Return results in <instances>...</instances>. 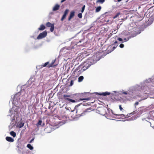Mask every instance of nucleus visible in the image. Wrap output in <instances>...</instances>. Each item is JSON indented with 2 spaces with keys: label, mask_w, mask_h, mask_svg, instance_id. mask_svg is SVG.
<instances>
[{
  "label": "nucleus",
  "mask_w": 154,
  "mask_h": 154,
  "mask_svg": "<svg viewBox=\"0 0 154 154\" xmlns=\"http://www.w3.org/2000/svg\"><path fill=\"white\" fill-rule=\"evenodd\" d=\"M119 13H118L116 15H115L113 17V19H115L116 18H117L119 15H120Z\"/></svg>",
  "instance_id": "obj_33"
},
{
  "label": "nucleus",
  "mask_w": 154,
  "mask_h": 154,
  "mask_svg": "<svg viewBox=\"0 0 154 154\" xmlns=\"http://www.w3.org/2000/svg\"><path fill=\"white\" fill-rule=\"evenodd\" d=\"M46 26L48 27H51L50 31L51 32H52L54 31V23H51L48 22L46 23Z\"/></svg>",
  "instance_id": "obj_10"
},
{
  "label": "nucleus",
  "mask_w": 154,
  "mask_h": 154,
  "mask_svg": "<svg viewBox=\"0 0 154 154\" xmlns=\"http://www.w3.org/2000/svg\"><path fill=\"white\" fill-rule=\"evenodd\" d=\"M128 94V91H124L122 90V91H119V92L113 91L111 94L109 92L106 91L100 93L97 92H94L93 93H90L89 92L81 93H78L74 94L73 95L75 96H94L96 95L106 96L109 95L111 94V95L112 96H119V95H121L122 94L127 95Z\"/></svg>",
  "instance_id": "obj_1"
},
{
  "label": "nucleus",
  "mask_w": 154,
  "mask_h": 154,
  "mask_svg": "<svg viewBox=\"0 0 154 154\" xmlns=\"http://www.w3.org/2000/svg\"><path fill=\"white\" fill-rule=\"evenodd\" d=\"M116 115L117 116H118V118H120V117H123V116H124V114H121V115Z\"/></svg>",
  "instance_id": "obj_30"
},
{
  "label": "nucleus",
  "mask_w": 154,
  "mask_h": 154,
  "mask_svg": "<svg viewBox=\"0 0 154 154\" xmlns=\"http://www.w3.org/2000/svg\"><path fill=\"white\" fill-rule=\"evenodd\" d=\"M124 45L123 44H121L120 45L119 47L121 48H122L124 47Z\"/></svg>",
  "instance_id": "obj_35"
},
{
  "label": "nucleus",
  "mask_w": 154,
  "mask_h": 154,
  "mask_svg": "<svg viewBox=\"0 0 154 154\" xmlns=\"http://www.w3.org/2000/svg\"><path fill=\"white\" fill-rule=\"evenodd\" d=\"M111 112L112 113V114H113V112L112 110H111Z\"/></svg>",
  "instance_id": "obj_47"
},
{
  "label": "nucleus",
  "mask_w": 154,
  "mask_h": 154,
  "mask_svg": "<svg viewBox=\"0 0 154 154\" xmlns=\"http://www.w3.org/2000/svg\"><path fill=\"white\" fill-rule=\"evenodd\" d=\"M121 1H122V0H118L117 1H118V2H120Z\"/></svg>",
  "instance_id": "obj_48"
},
{
  "label": "nucleus",
  "mask_w": 154,
  "mask_h": 154,
  "mask_svg": "<svg viewBox=\"0 0 154 154\" xmlns=\"http://www.w3.org/2000/svg\"><path fill=\"white\" fill-rule=\"evenodd\" d=\"M84 79V77L82 76H81L78 78V81L79 82H81Z\"/></svg>",
  "instance_id": "obj_21"
},
{
  "label": "nucleus",
  "mask_w": 154,
  "mask_h": 154,
  "mask_svg": "<svg viewBox=\"0 0 154 154\" xmlns=\"http://www.w3.org/2000/svg\"><path fill=\"white\" fill-rule=\"evenodd\" d=\"M45 29V27L43 24H42L40 25V27L38 28V29L39 30H42Z\"/></svg>",
  "instance_id": "obj_17"
},
{
  "label": "nucleus",
  "mask_w": 154,
  "mask_h": 154,
  "mask_svg": "<svg viewBox=\"0 0 154 154\" xmlns=\"http://www.w3.org/2000/svg\"><path fill=\"white\" fill-rule=\"evenodd\" d=\"M19 89L20 90V91H18L17 93H16L14 95V96H25L26 95V91L24 89H21V88L19 87Z\"/></svg>",
  "instance_id": "obj_7"
},
{
  "label": "nucleus",
  "mask_w": 154,
  "mask_h": 154,
  "mask_svg": "<svg viewBox=\"0 0 154 154\" xmlns=\"http://www.w3.org/2000/svg\"><path fill=\"white\" fill-rule=\"evenodd\" d=\"M69 11V10L68 9H66L65 10V11H64V14L61 19V21H63V20L66 18V16L68 14Z\"/></svg>",
  "instance_id": "obj_11"
},
{
  "label": "nucleus",
  "mask_w": 154,
  "mask_h": 154,
  "mask_svg": "<svg viewBox=\"0 0 154 154\" xmlns=\"http://www.w3.org/2000/svg\"><path fill=\"white\" fill-rule=\"evenodd\" d=\"M65 109H66L67 110H69V109H68L67 108L65 107Z\"/></svg>",
  "instance_id": "obj_46"
},
{
  "label": "nucleus",
  "mask_w": 154,
  "mask_h": 154,
  "mask_svg": "<svg viewBox=\"0 0 154 154\" xmlns=\"http://www.w3.org/2000/svg\"><path fill=\"white\" fill-rule=\"evenodd\" d=\"M105 2V0H97L96 1V3H103Z\"/></svg>",
  "instance_id": "obj_27"
},
{
  "label": "nucleus",
  "mask_w": 154,
  "mask_h": 154,
  "mask_svg": "<svg viewBox=\"0 0 154 154\" xmlns=\"http://www.w3.org/2000/svg\"><path fill=\"white\" fill-rule=\"evenodd\" d=\"M129 97V98H132V100H131V101L133 100V99H135V98H134V97H133V98H132L131 97Z\"/></svg>",
  "instance_id": "obj_42"
},
{
  "label": "nucleus",
  "mask_w": 154,
  "mask_h": 154,
  "mask_svg": "<svg viewBox=\"0 0 154 154\" xmlns=\"http://www.w3.org/2000/svg\"><path fill=\"white\" fill-rule=\"evenodd\" d=\"M27 147L30 150H32L33 149V147L30 144H27Z\"/></svg>",
  "instance_id": "obj_25"
},
{
  "label": "nucleus",
  "mask_w": 154,
  "mask_h": 154,
  "mask_svg": "<svg viewBox=\"0 0 154 154\" xmlns=\"http://www.w3.org/2000/svg\"><path fill=\"white\" fill-rule=\"evenodd\" d=\"M136 113V111H134L133 112H132L130 114L133 115V114H135Z\"/></svg>",
  "instance_id": "obj_37"
},
{
  "label": "nucleus",
  "mask_w": 154,
  "mask_h": 154,
  "mask_svg": "<svg viewBox=\"0 0 154 154\" xmlns=\"http://www.w3.org/2000/svg\"><path fill=\"white\" fill-rule=\"evenodd\" d=\"M118 40L120 41H123V39L120 38H118Z\"/></svg>",
  "instance_id": "obj_36"
},
{
  "label": "nucleus",
  "mask_w": 154,
  "mask_h": 154,
  "mask_svg": "<svg viewBox=\"0 0 154 154\" xmlns=\"http://www.w3.org/2000/svg\"><path fill=\"white\" fill-rule=\"evenodd\" d=\"M93 63V60L92 59H88L84 62L79 67H80L83 71L88 69Z\"/></svg>",
  "instance_id": "obj_2"
},
{
  "label": "nucleus",
  "mask_w": 154,
  "mask_h": 154,
  "mask_svg": "<svg viewBox=\"0 0 154 154\" xmlns=\"http://www.w3.org/2000/svg\"><path fill=\"white\" fill-rule=\"evenodd\" d=\"M149 20H151V19H150V18H149V20H148V21H149Z\"/></svg>",
  "instance_id": "obj_52"
},
{
  "label": "nucleus",
  "mask_w": 154,
  "mask_h": 154,
  "mask_svg": "<svg viewBox=\"0 0 154 154\" xmlns=\"http://www.w3.org/2000/svg\"><path fill=\"white\" fill-rule=\"evenodd\" d=\"M107 107L108 105H107ZM109 111V108H107L106 107H99L97 109V112L103 116L106 115L107 116H108V114L107 113L106 110Z\"/></svg>",
  "instance_id": "obj_4"
},
{
  "label": "nucleus",
  "mask_w": 154,
  "mask_h": 154,
  "mask_svg": "<svg viewBox=\"0 0 154 154\" xmlns=\"http://www.w3.org/2000/svg\"><path fill=\"white\" fill-rule=\"evenodd\" d=\"M58 97H49L48 100L51 102L55 104L58 102L59 99Z\"/></svg>",
  "instance_id": "obj_8"
},
{
  "label": "nucleus",
  "mask_w": 154,
  "mask_h": 154,
  "mask_svg": "<svg viewBox=\"0 0 154 154\" xmlns=\"http://www.w3.org/2000/svg\"><path fill=\"white\" fill-rule=\"evenodd\" d=\"M24 123L22 122H20L18 125V126L19 128H20L23 127L24 126Z\"/></svg>",
  "instance_id": "obj_22"
},
{
  "label": "nucleus",
  "mask_w": 154,
  "mask_h": 154,
  "mask_svg": "<svg viewBox=\"0 0 154 154\" xmlns=\"http://www.w3.org/2000/svg\"><path fill=\"white\" fill-rule=\"evenodd\" d=\"M148 89V88L147 86H142L141 87V91H142L143 92H145V93H147V92H145Z\"/></svg>",
  "instance_id": "obj_12"
},
{
  "label": "nucleus",
  "mask_w": 154,
  "mask_h": 154,
  "mask_svg": "<svg viewBox=\"0 0 154 154\" xmlns=\"http://www.w3.org/2000/svg\"><path fill=\"white\" fill-rule=\"evenodd\" d=\"M138 104H139V102H136L134 104V106H135V107H136V106Z\"/></svg>",
  "instance_id": "obj_38"
},
{
  "label": "nucleus",
  "mask_w": 154,
  "mask_h": 154,
  "mask_svg": "<svg viewBox=\"0 0 154 154\" xmlns=\"http://www.w3.org/2000/svg\"><path fill=\"white\" fill-rule=\"evenodd\" d=\"M131 33H132V35H131V37H133L134 36H135L136 35V31H131Z\"/></svg>",
  "instance_id": "obj_18"
},
{
  "label": "nucleus",
  "mask_w": 154,
  "mask_h": 154,
  "mask_svg": "<svg viewBox=\"0 0 154 154\" xmlns=\"http://www.w3.org/2000/svg\"><path fill=\"white\" fill-rule=\"evenodd\" d=\"M23 154H28L27 152H25Z\"/></svg>",
  "instance_id": "obj_50"
},
{
  "label": "nucleus",
  "mask_w": 154,
  "mask_h": 154,
  "mask_svg": "<svg viewBox=\"0 0 154 154\" xmlns=\"http://www.w3.org/2000/svg\"><path fill=\"white\" fill-rule=\"evenodd\" d=\"M47 35L46 31H44L43 32L40 33L37 37L38 39H40L45 37Z\"/></svg>",
  "instance_id": "obj_9"
},
{
  "label": "nucleus",
  "mask_w": 154,
  "mask_h": 154,
  "mask_svg": "<svg viewBox=\"0 0 154 154\" xmlns=\"http://www.w3.org/2000/svg\"><path fill=\"white\" fill-rule=\"evenodd\" d=\"M152 98H154V97H152Z\"/></svg>",
  "instance_id": "obj_53"
},
{
  "label": "nucleus",
  "mask_w": 154,
  "mask_h": 154,
  "mask_svg": "<svg viewBox=\"0 0 154 154\" xmlns=\"http://www.w3.org/2000/svg\"><path fill=\"white\" fill-rule=\"evenodd\" d=\"M101 9V7L100 6L98 7L96 9L95 12H97L100 11Z\"/></svg>",
  "instance_id": "obj_24"
},
{
  "label": "nucleus",
  "mask_w": 154,
  "mask_h": 154,
  "mask_svg": "<svg viewBox=\"0 0 154 154\" xmlns=\"http://www.w3.org/2000/svg\"><path fill=\"white\" fill-rule=\"evenodd\" d=\"M117 43H118L117 41H116L114 42V43L113 45H114V44H117Z\"/></svg>",
  "instance_id": "obj_44"
},
{
  "label": "nucleus",
  "mask_w": 154,
  "mask_h": 154,
  "mask_svg": "<svg viewBox=\"0 0 154 154\" xmlns=\"http://www.w3.org/2000/svg\"><path fill=\"white\" fill-rule=\"evenodd\" d=\"M85 5H83V6L82 7V10H81V12L82 13L84 11L85 9Z\"/></svg>",
  "instance_id": "obj_32"
},
{
  "label": "nucleus",
  "mask_w": 154,
  "mask_h": 154,
  "mask_svg": "<svg viewBox=\"0 0 154 154\" xmlns=\"http://www.w3.org/2000/svg\"><path fill=\"white\" fill-rule=\"evenodd\" d=\"M10 134L14 137H15L16 136V133L14 131H11L10 133Z\"/></svg>",
  "instance_id": "obj_23"
},
{
  "label": "nucleus",
  "mask_w": 154,
  "mask_h": 154,
  "mask_svg": "<svg viewBox=\"0 0 154 154\" xmlns=\"http://www.w3.org/2000/svg\"><path fill=\"white\" fill-rule=\"evenodd\" d=\"M75 12H71L68 18V20L69 21L74 16Z\"/></svg>",
  "instance_id": "obj_16"
},
{
  "label": "nucleus",
  "mask_w": 154,
  "mask_h": 154,
  "mask_svg": "<svg viewBox=\"0 0 154 154\" xmlns=\"http://www.w3.org/2000/svg\"><path fill=\"white\" fill-rule=\"evenodd\" d=\"M127 97H112V99L113 101L117 102H120L121 103H126L128 101H130L132 100L131 98H128Z\"/></svg>",
  "instance_id": "obj_3"
},
{
  "label": "nucleus",
  "mask_w": 154,
  "mask_h": 154,
  "mask_svg": "<svg viewBox=\"0 0 154 154\" xmlns=\"http://www.w3.org/2000/svg\"><path fill=\"white\" fill-rule=\"evenodd\" d=\"M60 5L57 4H56L53 7L52 10L53 11H55L59 10L60 8Z\"/></svg>",
  "instance_id": "obj_13"
},
{
  "label": "nucleus",
  "mask_w": 154,
  "mask_h": 154,
  "mask_svg": "<svg viewBox=\"0 0 154 154\" xmlns=\"http://www.w3.org/2000/svg\"><path fill=\"white\" fill-rule=\"evenodd\" d=\"M94 102V101H93V102H90L91 103H93Z\"/></svg>",
  "instance_id": "obj_51"
},
{
  "label": "nucleus",
  "mask_w": 154,
  "mask_h": 154,
  "mask_svg": "<svg viewBox=\"0 0 154 154\" xmlns=\"http://www.w3.org/2000/svg\"><path fill=\"white\" fill-rule=\"evenodd\" d=\"M62 117V119H63V120H64L67 119V115H66V114H65L64 115H63Z\"/></svg>",
  "instance_id": "obj_26"
},
{
  "label": "nucleus",
  "mask_w": 154,
  "mask_h": 154,
  "mask_svg": "<svg viewBox=\"0 0 154 154\" xmlns=\"http://www.w3.org/2000/svg\"><path fill=\"white\" fill-rule=\"evenodd\" d=\"M42 123V121L41 120H39L37 123L36 124V125L37 126L41 125Z\"/></svg>",
  "instance_id": "obj_28"
},
{
  "label": "nucleus",
  "mask_w": 154,
  "mask_h": 154,
  "mask_svg": "<svg viewBox=\"0 0 154 154\" xmlns=\"http://www.w3.org/2000/svg\"><path fill=\"white\" fill-rule=\"evenodd\" d=\"M91 97H89L87 98H80L79 99H76L75 100L69 99L68 98H65V100L66 103H69L70 102L74 103L75 102H79L84 100H89L91 99Z\"/></svg>",
  "instance_id": "obj_5"
},
{
  "label": "nucleus",
  "mask_w": 154,
  "mask_h": 154,
  "mask_svg": "<svg viewBox=\"0 0 154 154\" xmlns=\"http://www.w3.org/2000/svg\"><path fill=\"white\" fill-rule=\"evenodd\" d=\"M91 109L90 108H88L86 109L85 111H84L79 116H83L85 114V113L86 112H90Z\"/></svg>",
  "instance_id": "obj_14"
},
{
  "label": "nucleus",
  "mask_w": 154,
  "mask_h": 154,
  "mask_svg": "<svg viewBox=\"0 0 154 154\" xmlns=\"http://www.w3.org/2000/svg\"><path fill=\"white\" fill-rule=\"evenodd\" d=\"M34 138H32V140H31L29 142V143H32L34 140Z\"/></svg>",
  "instance_id": "obj_41"
},
{
  "label": "nucleus",
  "mask_w": 154,
  "mask_h": 154,
  "mask_svg": "<svg viewBox=\"0 0 154 154\" xmlns=\"http://www.w3.org/2000/svg\"><path fill=\"white\" fill-rule=\"evenodd\" d=\"M117 45H116V46H114L113 47V49L112 51L114 50L116 47Z\"/></svg>",
  "instance_id": "obj_43"
},
{
  "label": "nucleus",
  "mask_w": 154,
  "mask_h": 154,
  "mask_svg": "<svg viewBox=\"0 0 154 154\" xmlns=\"http://www.w3.org/2000/svg\"><path fill=\"white\" fill-rule=\"evenodd\" d=\"M147 98H143V99H141L140 100H139V102H140L142 100H144L145 99H146Z\"/></svg>",
  "instance_id": "obj_40"
},
{
  "label": "nucleus",
  "mask_w": 154,
  "mask_h": 154,
  "mask_svg": "<svg viewBox=\"0 0 154 154\" xmlns=\"http://www.w3.org/2000/svg\"><path fill=\"white\" fill-rule=\"evenodd\" d=\"M55 60H53L51 63L49 64L47 66L48 67H50L54 66V64L55 62Z\"/></svg>",
  "instance_id": "obj_20"
},
{
  "label": "nucleus",
  "mask_w": 154,
  "mask_h": 154,
  "mask_svg": "<svg viewBox=\"0 0 154 154\" xmlns=\"http://www.w3.org/2000/svg\"><path fill=\"white\" fill-rule=\"evenodd\" d=\"M66 0H62L61 1V3H62L63 2H64Z\"/></svg>",
  "instance_id": "obj_45"
},
{
  "label": "nucleus",
  "mask_w": 154,
  "mask_h": 154,
  "mask_svg": "<svg viewBox=\"0 0 154 154\" xmlns=\"http://www.w3.org/2000/svg\"><path fill=\"white\" fill-rule=\"evenodd\" d=\"M129 38H124L123 40V41L122 42H126L129 40Z\"/></svg>",
  "instance_id": "obj_31"
},
{
  "label": "nucleus",
  "mask_w": 154,
  "mask_h": 154,
  "mask_svg": "<svg viewBox=\"0 0 154 154\" xmlns=\"http://www.w3.org/2000/svg\"><path fill=\"white\" fill-rule=\"evenodd\" d=\"M63 96L67 97V96H69V95H64Z\"/></svg>",
  "instance_id": "obj_49"
},
{
  "label": "nucleus",
  "mask_w": 154,
  "mask_h": 154,
  "mask_svg": "<svg viewBox=\"0 0 154 154\" xmlns=\"http://www.w3.org/2000/svg\"><path fill=\"white\" fill-rule=\"evenodd\" d=\"M80 67L78 66L73 72L72 75L74 77L78 76L81 73Z\"/></svg>",
  "instance_id": "obj_6"
},
{
  "label": "nucleus",
  "mask_w": 154,
  "mask_h": 154,
  "mask_svg": "<svg viewBox=\"0 0 154 154\" xmlns=\"http://www.w3.org/2000/svg\"><path fill=\"white\" fill-rule=\"evenodd\" d=\"M78 17L79 18H82V13H79L78 14Z\"/></svg>",
  "instance_id": "obj_34"
},
{
  "label": "nucleus",
  "mask_w": 154,
  "mask_h": 154,
  "mask_svg": "<svg viewBox=\"0 0 154 154\" xmlns=\"http://www.w3.org/2000/svg\"><path fill=\"white\" fill-rule=\"evenodd\" d=\"M49 64V62H47L45 63L44 64L41 65V66H41L40 68H42L43 67H45L47 66V65H48Z\"/></svg>",
  "instance_id": "obj_19"
},
{
  "label": "nucleus",
  "mask_w": 154,
  "mask_h": 154,
  "mask_svg": "<svg viewBox=\"0 0 154 154\" xmlns=\"http://www.w3.org/2000/svg\"><path fill=\"white\" fill-rule=\"evenodd\" d=\"M119 109L121 111L123 112L124 111V110L123 109V108L122 107L121 105H119Z\"/></svg>",
  "instance_id": "obj_29"
},
{
  "label": "nucleus",
  "mask_w": 154,
  "mask_h": 154,
  "mask_svg": "<svg viewBox=\"0 0 154 154\" xmlns=\"http://www.w3.org/2000/svg\"><path fill=\"white\" fill-rule=\"evenodd\" d=\"M73 81L72 80H71L70 81V86H71L73 85Z\"/></svg>",
  "instance_id": "obj_39"
},
{
  "label": "nucleus",
  "mask_w": 154,
  "mask_h": 154,
  "mask_svg": "<svg viewBox=\"0 0 154 154\" xmlns=\"http://www.w3.org/2000/svg\"><path fill=\"white\" fill-rule=\"evenodd\" d=\"M6 140L8 141L12 142H14V140L12 137H6Z\"/></svg>",
  "instance_id": "obj_15"
}]
</instances>
